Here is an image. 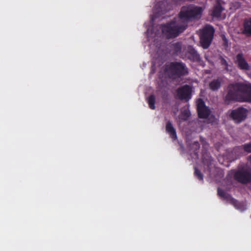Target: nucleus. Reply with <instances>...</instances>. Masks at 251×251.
Returning a JSON list of instances; mask_svg holds the SVG:
<instances>
[{
  "mask_svg": "<svg viewBox=\"0 0 251 251\" xmlns=\"http://www.w3.org/2000/svg\"><path fill=\"white\" fill-rule=\"evenodd\" d=\"M223 82V79L221 78L215 79L209 83V87L212 90L216 91L221 86Z\"/></svg>",
  "mask_w": 251,
  "mask_h": 251,
  "instance_id": "nucleus-17",
  "label": "nucleus"
},
{
  "mask_svg": "<svg viewBox=\"0 0 251 251\" xmlns=\"http://www.w3.org/2000/svg\"><path fill=\"white\" fill-rule=\"evenodd\" d=\"M201 46L204 49H207L210 46L212 40L214 30L213 27L209 25H205L199 31Z\"/></svg>",
  "mask_w": 251,
  "mask_h": 251,
  "instance_id": "nucleus-4",
  "label": "nucleus"
},
{
  "mask_svg": "<svg viewBox=\"0 0 251 251\" xmlns=\"http://www.w3.org/2000/svg\"><path fill=\"white\" fill-rule=\"evenodd\" d=\"M203 8L202 7L190 5L181 8L179 18L181 20L187 21L201 18Z\"/></svg>",
  "mask_w": 251,
  "mask_h": 251,
  "instance_id": "nucleus-3",
  "label": "nucleus"
},
{
  "mask_svg": "<svg viewBox=\"0 0 251 251\" xmlns=\"http://www.w3.org/2000/svg\"><path fill=\"white\" fill-rule=\"evenodd\" d=\"M189 70L184 63L182 62H174V80L176 77L180 78L187 75Z\"/></svg>",
  "mask_w": 251,
  "mask_h": 251,
  "instance_id": "nucleus-7",
  "label": "nucleus"
},
{
  "mask_svg": "<svg viewBox=\"0 0 251 251\" xmlns=\"http://www.w3.org/2000/svg\"><path fill=\"white\" fill-rule=\"evenodd\" d=\"M159 75L163 85L166 84L165 88L162 91L163 106H165L170 103L169 89L167 88V86L169 85V82H171L173 79V62L166 63L161 68Z\"/></svg>",
  "mask_w": 251,
  "mask_h": 251,
  "instance_id": "nucleus-2",
  "label": "nucleus"
},
{
  "mask_svg": "<svg viewBox=\"0 0 251 251\" xmlns=\"http://www.w3.org/2000/svg\"><path fill=\"white\" fill-rule=\"evenodd\" d=\"M249 161H250V162L251 163V155L249 157Z\"/></svg>",
  "mask_w": 251,
  "mask_h": 251,
  "instance_id": "nucleus-28",
  "label": "nucleus"
},
{
  "mask_svg": "<svg viewBox=\"0 0 251 251\" xmlns=\"http://www.w3.org/2000/svg\"><path fill=\"white\" fill-rule=\"evenodd\" d=\"M192 87L188 85H185L178 88L176 92V98L180 100L188 101L192 96Z\"/></svg>",
  "mask_w": 251,
  "mask_h": 251,
  "instance_id": "nucleus-6",
  "label": "nucleus"
},
{
  "mask_svg": "<svg viewBox=\"0 0 251 251\" xmlns=\"http://www.w3.org/2000/svg\"><path fill=\"white\" fill-rule=\"evenodd\" d=\"M190 113L188 110H184L182 112L181 118L183 120H186L190 116Z\"/></svg>",
  "mask_w": 251,
  "mask_h": 251,
  "instance_id": "nucleus-23",
  "label": "nucleus"
},
{
  "mask_svg": "<svg viewBox=\"0 0 251 251\" xmlns=\"http://www.w3.org/2000/svg\"><path fill=\"white\" fill-rule=\"evenodd\" d=\"M244 150L248 152H251V143L244 145Z\"/></svg>",
  "mask_w": 251,
  "mask_h": 251,
  "instance_id": "nucleus-24",
  "label": "nucleus"
},
{
  "mask_svg": "<svg viewBox=\"0 0 251 251\" xmlns=\"http://www.w3.org/2000/svg\"><path fill=\"white\" fill-rule=\"evenodd\" d=\"M235 63L238 67L242 70L248 71L251 69V66L245 59L242 53H239L236 56Z\"/></svg>",
  "mask_w": 251,
  "mask_h": 251,
  "instance_id": "nucleus-11",
  "label": "nucleus"
},
{
  "mask_svg": "<svg viewBox=\"0 0 251 251\" xmlns=\"http://www.w3.org/2000/svg\"><path fill=\"white\" fill-rule=\"evenodd\" d=\"M239 149V148H235V149H234V152H236L237 151V150H238Z\"/></svg>",
  "mask_w": 251,
  "mask_h": 251,
  "instance_id": "nucleus-27",
  "label": "nucleus"
},
{
  "mask_svg": "<svg viewBox=\"0 0 251 251\" xmlns=\"http://www.w3.org/2000/svg\"><path fill=\"white\" fill-rule=\"evenodd\" d=\"M219 61L223 68L227 72H230L231 70L229 68V65L226 60L222 57L219 58Z\"/></svg>",
  "mask_w": 251,
  "mask_h": 251,
  "instance_id": "nucleus-20",
  "label": "nucleus"
},
{
  "mask_svg": "<svg viewBox=\"0 0 251 251\" xmlns=\"http://www.w3.org/2000/svg\"><path fill=\"white\" fill-rule=\"evenodd\" d=\"M166 3V1H161L159 3L158 6L159 9H158L157 11L155 12V17H158L164 15L167 11L172 9V5L171 4H169L166 7L164 8Z\"/></svg>",
  "mask_w": 251,
  "mask_h": 251,
  "instance_id": "nucleus-14",
  "label": "nucleus"
},
{
  "mask_svg": "<svg viewBox=\"0 0 251 251\" xmlns=\"http://www.w3.org/2000/svg\"><path fill=\"white\" fill-rule=\"evenodd\" d=\"M224 100L226 103L232 101L251 102V84L248 83L230 84L227 88Z\"/></svg>",
  "mask_w": 251,
  "mask_h": 251,
  "instance_id": "nucleus-1",
  "label": "nucleus"
},
{
  "mask_svg": "<svg viewBox=\"0 0 251 251\" xmlns=\"http://www.w3.org/2000/svg\"><path fill=\"white\" fill-rule=\"evenodd\" d=\"M173 135H174V139H175V138L176 137V132L175 131V130L174 129V133H173Z\"/></svg>",
  "mask_w": 251,
  "mask_h": 251,
  "instance_id": "nucleus-26",
  "label": "nucleus"
},
{
  "mask_svg": "<svg viewBox=\"0 0 251 251\" xmlns=\"http://www.w3.org/2000/svg\"><path fill=\"white\" fill-rule=\"evenodd\" d=\"M195 175L198 176V177L200 180H202L203 179V176H202V175L200 172V171H199L198 169H195Z\"/></svg>",
  "mask_w": 251,
  "mask_h": 251,
  "instance_id": "nucleus-25",
  "label": "nucleus"
},
{
  "mask_svg": "<svg viewBox=\"0 0 251 251\" xmlns=\"http://www.w3.org/2000/svg\"><path fill=\"white\" fill-rule=\"evenodd\" d=\"M166 131L173 138V124L170 121H168L166 125Z\"/></svg>",
  "mask_w": 251,
  "mask_h": 251,
  "instance_id": "nucleus-21",
  "label": "nucleus"
},
{
  "mask_svg": "<svg viewBox=\"0 0 251 251\" xmlns=\"http://www.w3.org/2000/svg\"><path fill=\"white\" fill-rule=\"evenodd\" d=\"M161 28L164 36L167 39L173 38V21L166 24L162 25Z\"/></svg>",
  "mask_w": 251,
  "mask_h": 251,
  "instance_id": "nucleus-12",
  "label": "nucleus"
},
{
  "mask_svg": "<svg viewBox=\"0 0 251 251\" xmlns=\"http://www.w3.org/2000/svg\"><path fill=\"white\" fill-rule=\"evenodd\" d=\"M197 106L199 117L202 118H207L210 115L211 111L205 105L204 101L201 99H199L197 101Z\"/></svg>",
  "mask_w": 251,
  "mask_h": 251,
  "instance_id": "nucleus-10",
  "label": "nucleus"
},
{
  "mask_svg": "<svg viewBox=\"0 0 251 251\" xmlns=\"http://www.w3.org/2000/svg\"><path fill=\"white\" fill-rule=\"evenodd\" d=\"M148 103L150 108L154 110L155 108V97L154 95H151L148 98Z\"/></svg>",
  "mask_w": 251,
  "mask_h": 251,
  "instance_id": "nucleus-19",
  "label": "nucleus"
},
{
  "mask_svg": "<svg viewBox=\"0 0 251 251\" xmlns=\"http://www.w3.org/2000/svg\"><path fill=\"white\" fill-rule=\"evenodd\" d=\"M244 33L248 35H251V19L250 20L245 21Z\"/></svg>",
  "mask_w": 251,
  "mask_h": 251,
  "instance_id": "nucleus-18",
  "label": "nucleus"
},
{
  "mask_svg": "<svg viewBox=\"0 0 251 251\" xmlns=\"http://www.w3.org/2000/svg\"><path fill=\"white\" fill-rule=\"evenodd\" d=\"M181 50V45L180 43H176L174 45V54H178Z\"/></svg>",
  "mask_w": 251,
  "mask_h": 251,
  "instance_id": "nucleus-22",
  "label": "nucleus"
},
{
  "mask_svg": "<svg viewBox=\"0 0 251 251\" xmlns=\"http://www.w3.org/2000/svg\"><path fill=\"white\" fill-rule=\"evenodd\" d=\"M186 25L184 22H174V38L177 36L186 29Z\"/></svg>",
  "mask_w": 251,
  "mask_h": 251,
  "instance_id": "nucleus-13",
  "label": "nucleus"
},
{
  "mask_svg": "<svg viewBox=\"0 0 251 251\" xmlns=\"http://www.w3.org/2000/svg\"><path fill=\"white\" fill-rule=\"evenodd\" d=\"M224 8L221 6L220 3H217L213 7L211 15L216 18H225V15L222 14Z\"/></svg>",
  "mask_w": 251,
  "mask_h": 251,
  "instance_id": "nucleus-15",
  "label": "nucleus"
},
{
  "mask_svg": "<svg viewBox=\"0 0 251 251\" xmlns=\"http://www.w3.org/2000/svg\"><path fill=\"white\" fill-rule=\"evenodd\" d=\"M218 194L219 196L224 198L227 202L232 204L238 210L243 211L247 209V205L245 203L238 202L235 199L232 198L231 196L226 193L222 189H218Z\"/></svg>",
  "mask_w": 251,
  "mask_h": 251,
  "instance_id": "nucleus-5",
  "label": "nucleus"
},
{
  "mask_svg": "<svg viewBox=\"0 0 251 251\" xmlns=\"http://www.w3.org/2000/svg\"><path fill=\"white\" fill-rule=\"evenodd\" d=\"M234 177L240 182L247 183L251 180V170L246 169L239 170L235 174Z\"/></svg>",
  "mask_w": 251,
  "mask_h": 251,
  "instance_id": "nucleus-9",
  "label": "nucleus"
},
{
  "mask_svg": "<svg viewBox=\"0 0 251 251\" xmlns=\"http://www.w3.org/2000/svg\"><path fill=\"white\" fill-rule=\"evenodd\" d=\"M188 57L191 60L194 61H199L200 60V56L197 51L192 47L190 46L187 50Z\"/></svg>",
  "mask_w": 251,
  "mask_h": 251,
  "instance_id": "nucleus-16",
  "label": "nucleus"
},
{
  "mask_svg": "<svg viewBox=\"0 0 251 251\" xmlns=\"http://www.w3.org/2000/svg\"><path fill=\"white\" fill-rule=\"evenodd\" d=\"M248 113L247 109L241 107L232 110L230 115L236 123H239L245 120Z\"/></svg>",
  "mask_w": 251,
  "mask_h": 251,
  "instance_id": "nucleus-8",
  "label": "nucleus"
}]
</instances>
